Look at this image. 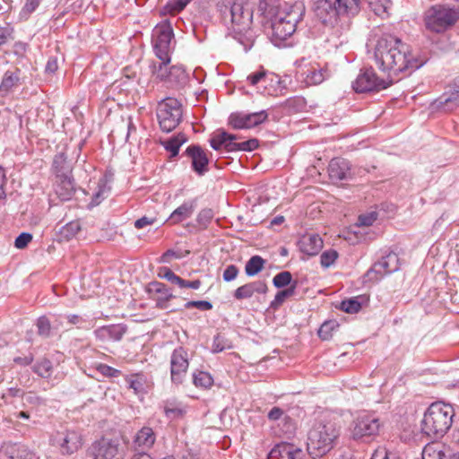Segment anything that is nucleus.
I'll list each match as a JSON object with an SVG mask.
<instances>
[{"label": "nucleus", "mask_w": 459, "mask_h": 459, "mask_svg": "<svg viewBox=\"0 0 459 459\" xmlns=\"http://www.w3.org/2000/svg\"><path fill=\"white\" fill-rule=\"evenodd\" d=\"M374 58L377 67L387 74L388 79L421 65L412 56L410 46L393 35H384L377 40Z\"/></svg>", "instance_id": "f257e3e1"}, {"label": "nucleus", "mask_w": 459, "mask_h": 459, "mask_svg": "<svg viewBox=\"0 0 459 459\" xmlns=\"http://www.w3.org/2000/svg\"><path fill=\"white\" fill-rule=\"evenodd\" d=\"M305 5L302 2L292 4L285 3L271 21V40L275 46L289 39L297 30V25L302 21L305 14Z\"/></svg>", "instance_id": "f03ea898"}, {"label": "nucleus", "mask_w": 459, "mask_h": 459, "mask_svg": "<svg viewBox=\"0 0 459 459\" xmlns=\"http://www.w3.org/2000/svg\"><path fill=\"white\" fill-rule=\"evenodd\" d=\"M340 435L341 428L335 422H316L307 433V453L313 459L325 455L338 444Z\"/></svg>", "instance_id": "7ed1b4c3"}, {"label": "nucleus", "mask_w": 459, "mask_h": 459, "mask_svg": "<svg viewBox=\"0 0 459 459\" xmlns=\"http://www.w3.org/2000/svg\"><path fill=\"white\" fill-rule=\"evenodd\" d=\"M455 416L452 404L440 401L432 403L424 413L421 429L430 437H443L450 429Z\"/></svg>", "instance_id": "20e7f679"}, {"label": "nucleus", "mask_w": 459, "mask_h": 459, "mask_svg": "<svg viewBox=\"0 0 459 459\" xmlns=\"http://www.w3.org/2000/svg\"><path fill=\"white\" fill-rule=\"evenodd\" d=\"M221 12L230 17L235 31L242 33L250 28L253 11L247 0H222Z\"/></svg>", "instance_id": "39448f33"}, {"label": "nucleus", "mask_w": 459, "mask_h": 459, "mask_svg": "<svg viewBox=\"0 0 459 459\" xmlns=\"http://www.w3.org/2000/svg\"><path fill=\"white\" fill-rule=\"evenodd\" d=\"M459 19V8L447 4H436L429 8L424 14L427 29L434 32H444Z\"/></svg>", "instance_id": "423d86ee"}, {"label": "nucleus", "mask_w": 459, "mask_h": 459, "mask_svg": "<svg viewBox=\"0 0 459 459\" xmlns=\"http://www.w3.org/2000/svg\"><path fill=\"white\" fill-rule=\"evenodd\" d=\"M238 136L219 130L210 139V145L215 151L224 150L232 152H252L258 147V140L255 138L245 142L237 143Z\"/></svg>", "instance_id": "0eeeda50"}, {"label": "nucleus", "mask_w": 459, "mask_h": 459, "mask_svg": "<svg viewBox=\"0 0 459 459\" xmlns=\"http://www.w3.org/2000/svg\"><path fill=\"white\" fill-rule=\"evenodd\" d=\"M182 105L174 98H167L160 101L157 108V118L163 132L173 131L182 119Z\"/></svg>", "instance_id": "6e6552de"}, {"label": "nucleus", "mask_w": 459, "mask_h": 459, "mask_svg": "<svg viewBox=\"0 0 459 459\" xmlns=\"http://www.w3.org/2000/svg\"><path fill=\"white\" fill-rule=\"evenodd\" d=\"M298 79L307 86L318 85L329 77V72L325 66L301 57L295 62Z\"/></svg>", "instance_id": "1a4fd4ad"}, {"label": "nucleus", "mask_w": 459, "mask_h": 459, "mask_svg": "<svg viewBox=\"0 0 459 459\" xmlns=\"http://www.w3.org/2000/svg\"><path fill=\"white\" fill-rule=\"evenodd\" d=\"M173 37V30L169 22L160 23L153 29L152 35V48L160 60L170 61Z\"/></svg>", "instance_id": "9d476101"}, {"label": "nucleus", "mask_w": 459, "mask_h": 459, "mask_svg": "<svg viewBox=\"0 0 459 459\" xmlns=\"http://www.w3.org/2000/svg\"><path fill=\"white\" fill-rule=\"evenodd\" d=\"M249 85L255 87L257 92L264 95H277L281 91V79L279 75L268 72L261 67L247 77Z\"/></svg>", "instance_id": "9b49d317"}, {"label": "nucleus", "mask_w": 459, "mask_h": 459, "mask_svg": "<svg viewBox=\"0 0 459 459\" xmlns=\"http://www.w3.org/2000/svg\"><path fill=\"white\" fill-rule=\"evenodd\" d=\"M51 445L63 455L77 452L82 446V436L75 429H64L56 431L51 438Z\"/></svg>", "instance_id": "f8f14e48"}, {"label": "nucleus", "mask_w": 459, "mask_h": 459, "mask_svg": "<svg viewBox=\"0 0 459 459\" xmlns=\"http://www.w3.org/2000/svg\"><path fill=\"white\" fill-rule=\"evenodd\" d=\"M381 427L379 419L370 413L359 415L351 425V436L354 440L375 437Z\"/></svg>", "instance_id": "ddd939ff"}, {"label": "nucleus", "mask_w": 459, "mask_h": 459, "mask_svg": "<svg viewBox=\"0 0 459 459\" xmlns=\"http://www.w3.org/2000/svg\"><path fill=\"white\" fill-rule=\"evenodd\" d=\"M394 79H379L372 68L365 69L356 78L352 87L357 92H367L386 89Z\"/></svg>", "instance_id": "4468645a"}, {"label": "nucleus", "mask_w": 459, "mask_h": 459, "mask_svg": "<svg viewBox=\"0 0 459 459\" xmlns=\"http://www.w3.org/2000/svg\"><path fill=\"white\" fill-rule=\"evenodd\" d=\"M53 170L56 176L64 185L65 193H60L64 199L69 198L74 190V180L72 178L73 167L67 160V157L64 152L55 155L53 160Z\"/></svg>", "instance_id": "2eb2a0df"}, {"label": "nucleus", "mask_w": 459, "mask_h": 459, "mask_svg": "<svg viewBox=\"0 0 459 459\" xmlns=\"http://www.w3.org/2000/svg\"><path fill=\"white\" fill-rule=\"evenodd\" d=\"M170 379L173 385H181L186 376L189 367V358L186 350L183 347L176 348L170 355Z\"/></svg>", "instance_id": "dca6fc26"}, {"label": "nucleus", "mask_w": 459, "mask_h": 459, "mask_svg": "<svg viewBox=\"0 0 459 459\" xmlns=\"http://www.w3.org/2000/svg\"><path fill=\"white\" fill-rule=\"evenodd\" d=\"M117 440L101 437L93 442L86 451V459H114L118 453Z\"/></svg>", "instance_id": "f3484780"}, {"label": "nucleus", "mask_w": 459, "mask_h": 459, "mask_svg": "<svg viewBox=\"0 0 459 459\" xmlns=\"http://www.w3.org/2000/svg\"><path fill=\"white\" fill-rule=\"evenodd\" d=\"M268 118L265 110L254 113H232L229 117V124L234 129H248L255 127Z\"/></svg>", "instance_id": "a211bd4d"}, {"label": "nucleus", "mask_w": 459, "mask_h": 459, "mask_svg": "<svg viewBox=\"0 0 459 459\" xmlns=\"http://www.w3.org/2000/svg\"><path fill=\"white\" fill-rule=\"evenodd\" d=\"M399 257L394 252H389L382 256L379 261L375 263L372 268L368 272V275L377 274L375 280H379L383 276L396 272L399 269Z\"/></svg>", "instance_id": "6ab92c4d"}, {"label": "nucleus", "mask_w": 459, "mask_h": 459, "mask_svg": "<svg viewBox=\"0 0 459 459\" xmlns=\"http://www.w3.org/2000/svg\"><path fill=\"white\" fill-rule=\"evenodd\" d=\"M185 153L191 159L192 169L199 176L208 171L209 160L204 151L198 145H190Z\"/></svg>", "instance_id": "aec40b11"}, {"label": "nucleus", "mask_w": 459, "mask_h": 459, "mask_svg": "<svg viewBox=\"0 0 459 459\" xmlns=\"http://www.w3.org/2000/svg\"><path fill=\"white\" fill-rule=\"evenodd\" d=\"M0 459H36V456L26 446L13 443L1 447Z\"/></svg>", "instance_id": "412c9836"}, {"label": "nucleus", "mask_w": 459, "mask_h": 459, "mask_svg": "<svg viewBox=\"0 0 459 459\" xmlns=\"http://www.w3.org/2000/svg\"><path fill=\"white\" fill-rule=\"evenodd\" d=\"M298 246L301 253L308 256H314L322 250L324 241L318 234H306L300 238Z\"/></svg>", "instance_id": "4be33fe9"}, {"label": "nucleus", "mask_w": 459, "mask_h": 459, "mask_svg": "<svg viewBox=\"0 0 459 459\" xmlns=\"http://www.w3.org/2000/svg\"><path fill=\"white\" fill-rule=\"evenodd\" d=\"M334 5L339 18H343V24L349 27L351 17L357 15L360 10V0H335Z\"/></svg>", "instance_id": "5701e85b"}, {"label": "nucleus", "mask_w": 459, "mask_h": 459, "mask_svg": "<svg viewBox=\"0 0 459 459\" xmlns=\"http://www.w3.org/2000/svg\"><path fill=\"white\" fill-rule=\"evenodd\" d=\"M302 450L290 443L277 444L268 455V459H302Z\"/></svg>", "instance_id": "b1692460"}, {"label": "nucleus", "mask_w": 459, "mask_h": 459, "mask_svg": "<svg viewBox=\"0 0 459 459\" xmlns=\"http://www.w3.org/2000/svg\"><path fill=\"white\" fill-rule=\"evenodd\" d=\"M126 332V327L123 325H109L97 328L94 335L101 342H118Z\"/></svg>", "instance_id": "393cba45"}, {"label": "nucleus", "mask_w": 459, "mask_h": 459, "mask_svg": "<svg viewBox=\"0 0 459 459\" xmlns=\"http://www.w3.org/2000/svg\"><path fill=\"white\" fill-rule=\"evenodd\" d=\"M316 16L325 24L334 26L341 21L337 14L335 5L329 0H319L316 9Z\"/></svg>", "instance_id": "a878e982"}, {"label": "nucleus", "mask_w": 459, "mask_h": 459, "mask_svg": "<svg viewBox=\"0 0 459 459\" xmlns=\"http://www.w3.org/2000/svg\"><path fill=\"white\" fill-rule=\"evenodd\" d=\"M268 287L264 281H255L238 287L234 291V298L236 299H244L253 297L255 294H265Z\"/></svg>", "instance_id": "bb28decb"}, {"label": "nucleus", "mask_w": 459, "mask_h": 459, "mask_svg": "<svg viewBox=\"0 0 459 459\" xmlns=\"http://www.w3.org/2000/svg\"><path fill=\"white\" fill-rule=\"evenodd\" d=\"M156 441V434L151 427L144 426L139 429L133 439L135 449L145 451L152 447Z\"/></svg>", "instance_id": "cd10ccee"}, {"label": "nucleus", "mask_w": 459, "mask_h": 459, "mask_svg": "<svg viewBox=\"0 0 459 459\" xmlns=\"http://www.w3.org/2000/svg\"><path fill=\"white\" fill-rule=\"evenodd\" d=\"M350 171L349 162L343 159H333L328 166V173L333 180L347 178Z\"/></svg>", "instance_id": "c85d7f7f"}, {"label": "nucleus", "mask_w": 459, "mask_h": 459, "mask_svg": "<svg viewBox=\"0 0 459 459\" xmlns=\"http://www.w3.org/2000/svg\"><path fill=\"white\" fill-rule=\"evenodd\" d=\"M195 201H188L183 203L170 214L168 221L171 224H178L181 221L190 218L195 211Z\"/></svg>", "instance_id": "c756f323"}, {"label": "nucleus", "mask_w": 459, "mask_h": 459, "mask_svg": "<svg viewBox=\"0 0 459 459\" xmlns=\"http://www.w3.org/2000/svg\"><path fill=\"white\" fill-rule=\"evenodd\" d=\"M163 411L169 420H178L186 412V406L175 399L167 400L163 404Z\"/></svg>", "instance_id": "7c9ffc66"}, {"label": "nucleus", "mask_w": 459, "mask_h": 459, "mask_svg": "<svg viewBox=\"0 0 459 459\" xmlns=\"http://www.w3.org/2000/svg\"><path fill=\"white\" fill-rule=\"evenodd\" d=\"M187 136L183 133L161 142L164 149L170 153V158L178 156L180 147L187 142Z\"/></svg>", "instance_id": "2f4dec72"}, {"label": "nucleus", "mask_w": 459, "mask_h": 459, "mask_svg": "<svg viewBox=\"0 0 459 459\" xmlns=\"http://www.w3.org/2000/svg\"><path fill=\"white\" fill-rule=\"evenodd\" d=\"M422 459H448L445 446L441 443H429L422 451Z\"/></svg>", "instance_id": "473e14b6"}, {"label": "nucleus", "mask_w": 459, "mask_h": 459, "mask_svg": "<svg viewBox=\"0 0 459 459\" xmlns=\"http://www.w3.org/2000/svg\"><path fill=\"white\" fill-rule=\"evenodd\" d=\"M298 283L296 281L287 289L280 290L276 293L273 300L270 304V307L273 309H278L287 299L292 297L296 293Z\"/></svg>", "instance_id": "72a5a7b5"}, {"label": "nucleus", "mask_w": 459, "mask_h": 459, "mask_svg": "<svg viewBox=\"0 0 459 459\" xmlns=\"http://www.w3.org/2000/svg\"><path fill=\"white\" fill-rule=\"evenodd\" d=\"M280 9L278 0H259L258 10L269 20L273 18Z\"/></svg>", "instance_id": "f704fd0d"}, {"label": "nucleus", "mask_w": 459, "mask_h": 459, "mask_svg": "<svg viewBox=\"0 0 459 459\" xmlns=\"http://www.w3.org/2000/svg\"><path fill=\"white\" fill-rule=\"evenodd\" d=\"M167 81L176 85H183L187 81V74L183 66L172 65L169 67V74Z\"/></svg>", "instance_id": "c9c22d12"}, {"label": "nucleus", "mask_w": 459, "mask_h": 459, "mask_svg": "<svg viewBox=\"0 0 459 459\" xmlns=\"http://www.w3.org/2000/svg\"><path fill=\"white\" fill-rule=\"evenodd\" d=\"M367 300L364 296L354 297L342 301L340 307L346 313H357L360 310L362 304L367 302Z\"/></svg>", "instance_id": "e433bc0d"}, {"label": "nucleus", "mask_w": 459, "mask_h": 459, "mask_svg": "<svg viewBox=\"0 0 459 459\" xmlns=\"http://www.w3.org/2000/svg\"><path fill=\"white\" fill-rule=\"evenodd\" d=\"M81 230V224L77 221H73L63 226L59 230L61 240L68 241L74 238Z\"/></svg>", "instance_id": "4c0bfd02"}, {"label": "nucleus", "mask_w": 459, "mask_h": 459, "mask_svg": "<svg viewBox=\"0 0 459 459\" xmlns=\"http://www.w3.org/2000/svg\"><path fill=\"white\" fill-rule=\"evenodd\" d=\"M33 371L41 377L48 378L52 375V362L46 359H39L33 366Z\"/></svg>", "instance_id": "58836bf2"}, {"label": "nucleus", "mask_w": 459, "mask_h": 459, "mask_svg": "<svg viewBox=\"0 0 459 459\" xmlns=\"http://www.w3.org/2000/svg\"><path fill=\"white\" fill-rule=\"evenodd\" d=\"M265 261L259 255L252 256L246 264L245 272L248 276L256 275L264 265Z\"/></svg>", "instance_id": "ea45409f"}, {"label": "nucleus", "mask_w": 459, "mask_h": 459, "mask_svg": "<svg viewBox=\"0 0 459 459\" xmlns=\"http://www.w3.org/2000/svg\"><path fill=\"white\" fill-rule=\"evenodd\" d=\"M18 76L13 72L7 71L4 73L2 82L0 83V94L6 95L17 83Z\"/></svg>", "instance_id": "a19ab883"}, {"label": "nucleus", "mask_w": 459, "mask_h": 459, "mask_svg": "<svg viewBox=\"0 0 459 459\" xmlns=\"http://www.w3.org/2000/svg\"><path fill=\"white\" fill-rule=\"evenodd\" d=\"M169 63L170 61L160 60L159 64H152V74L161 81H167L169 74V67L168 66Z\"/></svg>", "instance_id": "79ce46f5"}, {"label": "nucleus", "mask_w": 459, "mask_h": 459, "mask_svg": "<svg viewBox=\"0 0 459 459\" xmlns=\"http://www.w3.org/2000/svg\"><path fill=\"white\" fill-rule=\"evenodd\" d=\"M193 383L196 387L207 389L212 385L213 378L209 373L199 371L197 373H194Z\"/></svg>", "instance_id": "37998d69"}, {"label": "nucleus", "mask_w": 459, "mask_h": 459, "mask_svg": "<svg viewBox=\"0 0 459 459\" xmlns=\"http://www.w3.org/2000/svg\"><path fill=\"white\" fill-rule=\"evenodd\" d=\"M192 0H168L166 5L163 7L162 13L175 14L182 10L191 2Z\"/></svg>", "instance_id": "c03bdc74"}, {"label": "nucleus", "mask_w": 459, "mask_h": 459, "mask_svg": "<svg viewBox=\"0 0 459 459\" xmlns=\"http://www.w3.org/2000/svg\"><path fill=\"white\" fill-rule=\"evenodd\" d=\"M368 3L371 10L377 16H384L387 14V10L390 6L389 0H368Z\"/></svg>", "instance_id": "a18cd8bd"}, {"label": "nucleus", "mask_w": 459, "mask_h": 459, "mask_svg": "<svg viewBox=\"0 0 459 459\" xmlns=\"http://www.w3.org/2000/svg\"><path fill=\"white\" fill-rule=\"evenodd\" d=\"M273 283L278 289L290 286L293 283L292 274L289 271L281 272L273 277Z\"/></svg>", "instance_id": "49530a36"}, {"label": "nucleus", "mask_w": 459, "mask_h": 459, "mask_svg": "<svg viewBox=\"0 0 459 459\" xmlns=\"http://www.w3.org/2000/svg\"><path fill=\"white\" fill-rule=\"evenodd\" d=\"M149 291L160 294L161 299H164L166 301L171 299L173 298L172 293L169 291V290L167 288V286L162 282H152L149 286Z\"/></svg>", "instance_id": "de8ad7c7"}, {"label": "nucleus", "mask_w": 459, "mask_h": 459, "mask_svg": "<svg viewBox=\"0 0 459 459\" xmlns=\"http://www.w3.org/2000/svg\"><path fill=\"white\" fill-rule=\"evenodd\" d=\"M233 347L231 342L222 334H217L212 342V351L221 352L224 350H229Z\"/></svg>", "instance_id": "09e8293b"}, {"label": "nucleus", "mask_w": 459, "mask_h": 459, "mask_svg": "<svg viewBox=\"0 0 459 459\" xmlns=\"http://www.w3.org/2000/svg\"><path fill=\"white\" fill-rule=\"evenodd\" d=\"M337 258V251L333 249H329L322 253L320 256V264L323 267L328 268L334 264Z\"/></svg>", "instance_id": "8fccbe9b"}, {"label": "nucleus", "mask_w": 459, "mask_h": 459, "mask_svg": "<svg viewBox=\"0 0 459 459\" xmlns=\"http://www.w3.org/2000/svg\"><path fill=\"white\" fill-rule=\"evenodd\" d=\"M370 459H400V457L394 453L389 451L385 446H378L373 453Z\"/></svg>", "instance_id": "3c124183"}, {"label": "nucleus", "mask_w": 459, "mask_h": 459, "mask_svg": "<svg viewBox=\"0 0 459 459\" xmlns=\"http://www.w3.org/2000/svg\"><path fill=\"white\" fill-rule=\"evenodd\" d=\"M129 387L132 388L135 394L140 393L143 389V377L139 374L132 375L126 378Z\"/></svg>", "instance_id": "603ef678"}, {"label": "nucleus", "mask_w": 459, "mask_h": 459, "mask_svg": "<svg viewBox=\"0 0 459 459\" xmlns=\"http://www.w3.org/2000/svg\"><path fill=\"white\" fill-rule=\"evenodd\" d=\"M38 333L43 337H48L51 332L50 321L47 316H40L37 321Z\"/></svg>", "instance_id": "864d4df0"}, {"label": "nucleus", "mask_w": 459, "mask_h": 459, "mask_svg": "<svg viewBox=\"0 0 459 459\" xmlns=\"http://www.w3.org/2000/svg\"><path fill=\"white\" fill-rule=\"evenodd\" d=\"M337 326L334 321L325 322L318 330V335L322 340H329L332 336V332Z\"/></svg>", "instance_id": "5fc2aeb1"}, {"label": "nucleus", "mask_w": 459, "mask_h": 459, "mask_svg": "<svg viewBox=\"0 0 459 459\" xmlns=\"http://www.w3.org/2000/svg\"><path fill=\"white\" fill-rule=\"evenodd\" d=\"M281 431L288 437L293 436L296 432V423L288 415H284V417L282 418Z\"/></svg>", "instance_id": "6e6d98bb"}, {"label": "nucleus", "mask_w": 459, "mask_h": 459, "mask_svg": "<svg viewBox=\"0 0 459 459\" xmlns=\"http://www.w3.org/2000/svg\"><path fill=\"white\" fill-rule=\"evenodd\" d=\"M96 369L104 377H117L121 375L120 370L103 363L97 364Z\"/></svg>", "instance_id": "4d7b16f0"}, {"label": "nucleus", "mask_w": 459, "mask_h": 459, "mask_svg": "<svg viewBox=\"0 0 459 459\" xmlns=\"http://www.w3.org/2000/svg\"><path fill=\"white\" fill-rule=\"evenodd\" d=\"M22 400L24 406L31 405L32 407H38L45 403L41 397L38 396L33 393H24Z\"/></svg>", "instance_id": "13d9d810"}, {"label": "nucleus", "mask_w": 459, "mask_h": 459, "mask_svg": "<svg viewBox=\"0 0 459 459\" xmlns=\"http://www.w3.org/2000/svg\"><path fill=\"white\" fill-rule=\"evenodd\" d=\"M41 0H26L24 6L22 7L20 15L27 19L30 13H32L39 5Z\"/></svg>", "instance_id": "bf43d9fd"}, {"label": "nucleus", "mask_w": 459, "mask_h": 459, "mask_svg": "<svg viewBox=\"0 0 459 459\" xmlns=\"http://www.w3.org/2000/svg\"><path fill=\"white\" fill-rule=\"evenodd\" d=\"M23 394L24 392L22 389L11 387L5 394L2 395V398L4 399L5 404H11L13 403L12 398L21 397L22 399Z\"/></svg>", "instance_id": "052dcab7"}, {"label": "nucleus", "mask_w": 459, "mask_h": 459, "mask_svg": "<svg viewBox=\"0 0 459 459\" xmlns=\"http://www.w3.org/2000/svg\"><path fill=\"white\" fill-rule=\"evenodd\" d=\"M377 219V213L376 212H370L366 214H361L358 218L359 226H371Z\"/></svg>", "instance_id": "680f3d73"}, {"label": "nucleus", "mask_w": 459, "mask_h": 459, "mask_svg": "<svg viewBox=\"0 0 459 459\" xmlns=\"http://www.w3.org/2000/svg\"><path fill=\"white\" fill-rule=\"evenodd\" d=\"M13 39V29L12 27H0V48Z\"/></svg>", "instance_id": "e2e57ef3"}, {"label": "nucleus", "mask_w": 459, "mask_h": 459, "mask_svg": "<svg viewBox=\"0 0 459 459\" xmlns=\"http://www.w3.org/2000/svg\"><path fill=\"white\" fill-rule=\"evenodd\" d=\"M192 307H196L200 310L206 311L211 310L212 308V305L211 302L206 300H196V301H188L185 304V308L189 309Z\"/></svg>", "instance_id": "0e129e2a"}, {"label": "nucleus", "mask_w": 459, "mask_h": 459, "mask_svg": "<svg viewBox=\"0 0 459 459\" xmlns=\"http://www.w3.org/2000/svg\"><path fill=\"white\" fill-rule=\"evenodd\" d=\"M31 240L32 235L30 233L22 232L16 238L14 241V246L16 248L22 249L26 247Z\"/></svg>", "instance_id": "69168bd1"}, {"label": "nucleus", "mask_w": 459, "mask_h": 459, "mask_svg": "<svg viewBox=\"0 0 459 459\" xmlns=\"http://www.w3.org/2000/svg\"><path fill=\"white\" fill-rule=\"evenodd\" d=\"M162 274H160L161 277L165 278L167 281H170L171 283L177 284L178 286L181 278L178 276L172 270H170L168 267H164L161 269Z\"/></svg>", "instance_id": "338daca9"}, {"label": "nucleus", "mask_w": 459, "mask_h": 459, "mask_svg": "<svg viewBox=\"0 0 459 459\" xmlns=\"http://www.w3.org/2000/svg\"><path fill=\"white\" fill-rule=\"evenodd\" d=\"M238 274V269L236 265H228L223 272V280L225 281H231L237 278Z\"/></svg>", "instance_id": "774afa93"}]
</instances>
